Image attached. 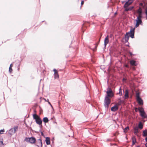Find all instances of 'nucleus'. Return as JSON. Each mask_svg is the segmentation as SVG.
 I'll return each instance as SVG.
<instances>
[{
	"label": "nucleus",
	"mask_w": 147,
	"mask_h": 147,
	"mask_svg": "<svg viewBox=\"0 0 147 147\" xmlns=\"http://www.w3.org/2000/svg\"><path fill=\"white\" fill-rule=\"evenodd\" d=\"M107 93V95L105 97L104 102L105 107L108 108L111 102V99L109 97H112L113 95L111 89L110 88H108Z\"/></svg>",
	"instance_id": "f257e3e1"
},
{
	"label": "nucleus",
	"mask_w": 147,
	"mask_h": 147,
	"mask_svg": "<svg viewBox=\"0 0 147 147\" xmlns=\"http://www.w3.org/2000/svg\"><path fill=\"white\" fill-rule=\"evenodd\" d=\"M136 13L137 14L136 15L137 18L136 20V23L135 27L137 28L142 22V20L143 14L142 8L141 7H139L138 9L136 11Z\"/></svg>",
	"instance_id": "f03ea898"
},
{
	"label": "nucleus",
	"mask_w": 147,
	"mask_h": 147,
	"mask_svg": "<svg viewBox=\"0 0 147 147\" xmlns=\"http://www.w3.org/2000/svg\"><path fill=\"white\" fill-rule=\"evenodd\" d=\"M134 28L131 29L129 32L126 33L125 35V40L127 41L129 39V37L130 36L132 38H134Z\"/></svg>",
	"instance_id": "7ed1b4c3"
},
{
	"label": "nucleus",
	"mask_w": 147,
	"mask_h": 147,
	"mask_svg": "<svg viewBox=\"0 0 147 147\" xmlns=\"http://www.w3.org/2000/svg\"><path fill=\"white\" fill-rule=\"evenodd\" d=\"M33 116V118L35 120L36 123L39 125L42 124V120L36 114H34Z\"/></svg>",
	"instance_id": "20e7f679"
},
{
	"label": "nucleus",
	"mask_w": 147,
	"mask_h": 147,
	"mask_svg": "<svg viewBox=\"0 0 147 147\" xmlns=\"http://www.w3.org/2000/svg\"><path fill=\"white\" fill-rule=\"evenodd\" d=\"M24 141L27 142H29L32 144H35L36 141V140L34 137L26 138Z\"/></svg>",
	"instance_id": "39448f33"
},
{
	"label": "nucleus",
	"mask_w": 147,
	"mask_h": 147,
	"mask_svg": "<svg viewBox=\"0 0 147 147\" xmlns=\"http://www.w3.org/2000/svg\"><path fill=\"white\" fill-rule=\"evenodd\" d=\"M139 111L140 113V115L143 118H146L147 115L144 111V109L141 107L139 109Z\"/></svg>",
	"instance_id": "423d86ee"
},
{
	"label": "nucleus",
	"mask_w": 147,
	"mask_h": 147,
	"mask_svg": "<svg viewBox=\"0 0 147 147\" xmlns=\"http://www.w3.org/2000/svg\"><path fill=\"white\" fill-rule=\"evenodd\" d=\"M134 0H128L126 2L124 5V8H128L127 7L130 5L134 1Z\"/></svg>",
	"instance_id": "0eeeda50"
},
{
	"label": "nucleus",
	"mask_w": 147,
	"mask_h": 147,
	"mask_svg": "<svg viewBox=\"0 0 147 147\" xmlns=\"http://www.w3.org/2000/svg\"><path fill=\"white\" fill-rule=\"evenodd\" d=\"M118 105L117 104L115 105L111 108V110L113 111H115L118 109Z\"/></svg>",
	"instance_id": "6e6552de"
},
{
	"label": "nucleus",
	"mask_w": 147,
	"mask_h": 147,
	"mask_svg": "<svg viewBox=\"0 0 147 147\" xmlns=\"http://www.w3.org/2000/svg\"><path fill=\"white\" fill-rule=\"evenodd\" d=\"M54 71V76L55 78H59V75L58 74V71L55 69H53Z\"/></svg>",
	"instance_id": "1a4fd4ad"
},
{
	"label": "nucleus",
	"mask_w": 147,
	"mask_h": 147,
	"mask_svg": "<svg viewBox=\"0 0 147 147\" xmlns=\"http://www.w3.org/2000/svg\"><path fill=\"white\" fill-rule=\"evenodd\" d=\"M109 42V36L107 35V37L105 38L104 40V45H105V46H106L107 44Z\"/></svg>",
	"instance_id": "9d476101"
},
{
	"label": "nucleus",
	"mask_w": 147,
	"mask_h": 147,
	"mask_svg": "<svg viewBox=\"0 0 147 147\" xmlns=\"http://www.w3.org/2000/svg\"><path fill=\"white\" fill-rule=\"evenodd\" d=\"M137 100L139 105H143V101L141 98L137 99Z\"/></svg>",
	"instance_id": "9b49d317"
},
{
	"label": "nucleus",
	"mask_w": 147,
	"mask_h": 147,
	"mask_svg": "<svg viewBox=\"0 0 147 147\" xmlns=\"http://www.w3.org/2000/svg\"><path fill=\"white\" fill-rule=\"evenodd\" d=\"M130 63L131 65L133 66H135L137 65L136 61L134 60H132L130 61Z\"/></svg>",
	"instance_id": "f8f14e48"
},
{
	"label": "nucleus",
	"mask_w": 147,
	"mask_h": 147,
	"mask_svg": "<svg viewBox=\"0 0 147 147\" xmlns=\"http://www.w3.org/2000/svg\"><path fill=\"white\" fill-rule=\"evenodd\" d=\"M128 97V92L127 90H126L125 92V94L123 98L125 99L127 98Z\"/></svg>",
	"instance_id": "ddd939ff"
},
{
	"label": "nucleus",
	"mask_w": 147,
	"mask_h": 147,
	"mask_svg": "<svg viewBox=\"0 0 147 147\" xmlns=\"http://www.w3.org/2000/svg\"><path fill=\"white\" fill-rule=\"evenodd\" d=\"M37 146H42V140L41 139H38V140L37 142Z\"/></svg>",
	"instance_id": "4468645a"
},
{
	"label": "nucleus",
	"mask_w": 147,
	"mask_h": 147,
	"mask_svg": "<svg viewBox=\"0 0 147 147\" xmlns=\"http://www.w3.org/2000/svg\"><path fill=\"white\" fill-rule=\"evenodd\" d=\"M132 145H134L136 142V139L135 136H133L132 138Z\"/></svg>",
	"instance_id": "2eb2a0df"
},
{
	"label": "nucleus",
	"mask_w": 147,
	"mask_h": 147,
	"mask_svg": "<svg viewBox=\"0 0 147 147\" xmlns=\"http://www.w3.org/2000/svg\"><path fill=\"white\" fill-rule=\"evenodd\" d=\"M118 100V103L117 104L118 105V106L124 103V101L123 100H121L120 98Z\"/></svg>",
	"instance_id": "dca6fc26"
},
{
	"label": "nucleus",
	"mask_w": 147,
	"mask_h": 147,
	"mask_svg": "<svg viewBox=\"0 0 147 147\" xmlns=\"http://www.w3.org/2000/svg\"><path fill=\"white\" fill-rule=\"evenodd\" d=\"M134 133L135 134H136L137 133H138V127H136L134 128Z\"/></svg>",
	"instance_id": "f3484780"
},
{
	"label": "nucleus",
	"mask_w": 147,
	"mask_h": 147,
	"mask_svg": "<svg viewBox=\"0 0 147 147\" xmlns=\"http://www.w3.org/2000/svg\"><path fill=\"white\" fill-rule=\"evenodd\" d=\"M9 133L10 135H11L12 134H14L15 132L14 131L13 129L12 128L9 131Z\"/></svg>",
	"instance_id": "a211bd4d"
},
{
	"label": "nucleus",
	"mask_w": 147,
	"mask_h": 147,
	"mask_svg": "<svg viewBox=\"0 0 147 147\" xmlns=\"http://www.w3.org/2000/svg\"><path fill=\"white\" fill-rule=\"evenodd\" d=\"M45 141L47 145H49L50 144V141L49 138H47Z\"/></svg>",
	"instance_id": "6ab92c4d"
},
{
	"label": "nucleus",
	"mask_w": 147,
	"mask_h": 147,
	"mask_svg": "<svg viewBox=\"0 0 147 147\" xmlns=\"http://www.w3.org/2000/svg\"><path fill=\"white\" fill-rule=\"evenodd\" d=\"M134 8L133 6L129 8H126L125 9V11H130L132 10Z\"/></svg>",
	"instance_id": "aec40b11"
},
{
	"label": "nucleus",
	"mask_w": 147,
	"mask_h": 147,
	"mask_svg": "<svg viewBox=\"0 0 147 147\" xmlns=\"http://www.w3.org/2000/svg\"><path fill=\"white\" fill-rule=\"evenodd\" d=\"M49 119L47 117H45L43 118V121L45 123H47L48 122Z\"/></svg>",
	"instance_id": "412c9836"
},
{
	"label": "nucleus",
	"mask_w": 147,
	"mask_h": 147,
	"mask_svg": "<svg viewBox=\"0 0 147 147\" xmlns=\"http://www.w3.org/2000/svg\"><path fill=\"white\" fill-rule=\"evenodd\" d=\"M143 136L145 137L147 136V130H145L143 131Z\"/></svg>",
	"instance_id": "4be33fe9"
},
{
	"label": "nucleus",
	"mask_w": 147,
	"mask_h": 147,
	"mask_svg": "<svg viewBox=\"0 0 147 147\" xmlns=\"http://www.w3.org/2000/svg\"><path fill=\"white\" fill-rule=\"evenodd\" d=\"M138 127L140 129H142L143 128V125L141 122H140L139 124Z\"/></svg>",
	"instance_id": "5701e85b"
},
{
	"label": "nucleus",
	"mask_w": 147,
	"mask_h": 147,
	"mask_svg": "<svg viewBox=\"0 0 147 147\" xmlns=\"http://www.w3.org/2000/svg\"><path fill=\"white\" fill-rule=\"evenodd\" d=\"M129 129V127L128 126L127 127L123 129L124 132L125 133L127 132Z\"/></svg>",
	"instance_id": "b1692460"
},
{
	"label": "nucleus",
	"mask_w": 147,
	"mask_h": 147,
	"mask_svg": "<svg viewBox=\"0 0 147 147\" xmlns=\"http://www.w3.org/2000/svg\"><path fill=\"white\" fill-rule=\"evenodd\" d=\"M136 99H137L140 98V93L139 92H137L136 93Z\"/></svg>",
	"instance_id": "393cba45"
},
{
	"label": "nucleus",
	"mask_w": 147,
	"mask_h": 147,
	"mask_svg": "<svg viewBox=\"0 0 147 147\" xmlns=\"http://www.w3.org/2000/svg\"><path fill=\"white\" fill-rule=\"evenodd\" d=\"M18 127L17 126H16L14 127L13 128H12L14 130V131H15V132L18 129Z\"/></svg>",
	"instance_id": "a878e982"
},
{
	"label": "nucleus",
	"mask_w": 147,
	"mask_h": 147,
	"mask_svg": "<svg viewBox=\"0 0 147 147\" xmlns=\"http://www.w3.org/2000/svg\"><path fill=\"white\" fill-rule=\"evenodd\" d=\"M4 144L3 143V140H0V145H4Z\"/></svg>",
	"instance_id": "bb28decb"
},
{
	"label": "nucleus",
	"mask_w": 147,
	"mask_h": 147,
	"mask_svg": "<svg viewBox=\"0 0 147 147\" xmlns=\"http://www.w3.org/2000/svg\"><path fill=\"white\" fill-rule=\"evenodd\" d=\"M141 108V107H139L138 108H135V111L136 112H137L138 111H139V109Z\"/></svg>",
	"instance_id": "cd10ccee"
},
{
	"label": "nucleus",
	"mask_w": 147,
	"mask_h": 147,
	"mask_svg": "<svg viewBox=\"0 0 147 147\" xmlns=\"http://www.w3.org/2000/svg\"><path fill=\"white\" fill-rule=\"evenodd\" d=\"M145 14H146V19H147V7L146 8V10H145Z\"/></svg>",
	"instance_id": "c85d7f7f"
},
{
	"label": "nucleus",
	"mask_w": 147,
	"mask_h": 147,
	"mask_svg": "<svg viewBox=\"0 0 147 147\" xmlns=\"http://www.w3.org/2000/svg\"><path fill=\"white\" fill-rule=\"evenodd\" d=\"M119 94L120 95V96H121L122 95L121 90L120 88V90H119Z\"/></svg>",
	"instance_id": "c756f323"
},
{
	"label": "nucleus",
	"mask_w": 147,
	"mask_h": 147,
	"mask_svg": "<svg viewBox=\"0 0 147 147\" xmlns=\"http://www.w3.org/2000/svg\"><path fill=\"white\" fill-rule=\"evenodd\" d=\"M4 129H1L0 130V134H2L3 133V132H4Z\"/></svg>",
	"instance_id": "7c9ffc66"
},
{
	"label": "nucleus",
	"mask_w": 147,
	"mask_h": 147,
	"mask_svg": "<svg viewBox=\"0 0 147 147\" xmlns=\"http://www.w3.org/2000/svg\"><path fill=\"white\" fill-rule=\"evenodd\" d=\"M9 71L10 73H11L12 72V67H9Z\"/></svg>",
	"instance_id": "2f4dec72"
},
{
	"label": "nucleus",
	"mask_w": 147,
	"mask_h": 147,
	"mask_svg": "<svg viewBox=\"0 0 147 147\" xmlns=\"http://www.w3.org/2000/svg\"><path fill=\"white\" fill-rule=\"evenodd\" d=\"M48 102V103L51 105V107L53 108V107L52 105H51V103L49 101Z\"/></svg>",
	"instance_id": "473e14b6"
},
{
	"label": "nucleus",
	"mask_w": 147,
	"mask_h": 147,
	"mask_svg": "<svg viewBox=\"0 0 147 147\" xmlns=\"http://www.w3.org/2000/svg\"><path fill=\"white\" fill-rule=\"evenodd\" d=\"M84 1H82L81 3V5H83L84 4Z\"/></svg>",
	"instance_id": "72a5a7b5"
},
{
	"label": "nucleus",
	"mask_w": 147,
	"mask_h": 147,
	"mask_svg": "<svg viewBox=\"0 0 147 147\" xmlns=\"http://www.w3.org/2000/svg\"><path fill=\"white\" fill-rule=\"evenodd\" d=\"M13 65L12 64H11L10 66L9 67H13Z\"/></svg>",
	"instance_id": "f704fd0d"
},
{
	"label": "nucleus",
	"mask_w": 147,
	"mask_h": 147,
	"mask_svg": "<svg viewBox=\"0 0 147 147\" xmlns=\"http://www.w3.org/2000/svg\"><path fill=\"white\" fill-rule=\"evenodd\" d=\"M44 99L46 101H47L48 102L49 101V99H47V100H46L45 99Z\"/></svg>",
	"instance_id": "c9c22d12"
},
{
	"label": "nucleus",
	"mask_w": 147,
	"mask_h": 147,
	"mask_svg": "<svg viewBox=\"0 0 147 147\" xmlns=\"http://www.w3.org/2000/svg\"><path fill=\"white\" fill-rule=\"evenodd\" d=\"M143 5V4L142 3H140V5Z\"/></svg>",
	"instance_id": "e433bc0d"
},
{
	"label": "nucleus",
	"mask_w": 147,
	"mask_h": 147,
	"mask_svg": "<svg viewBox=\"0 0 147 147\" xmlns=\"http://www.w3.org/2000/svg\"><path fill=\"white\" fill-rule=\"evenodd\" d=\"M145 140L146 141V142H147V137H146V138H145Z\"/></svg>",
	"instance_id": "4c0bfd02"
},
{
	"label": "nucleus",
	"mask_w": 147,
	"mask_h": 147,
	"mask_svg": "<svg viewBox=\"0 0 147 147\" xmlns=\"http://www.w3.org/2000/svg\"><path fill=\"white\" fill-rule=\"evenodd\" d=\"M145 146L146 147H147V143H146V144H145Z\"/></svg>",
	"instance_id": "58836bf2"
},
{
	"label": "nucleus",
	"mask_w": 147,
	"mask_h": 147,
	"mask_svg": "<svg viewBox=\"0 0 147 147\" xmlns=\"http://www.w3.org/2000/svg\"><path fill=\"white\" fill-rule=\"evenodd\" d=\"M100 38H99V41L98 43H97V45H98V43H99V42H100Z\"/></svg>",
	"instance_id": "ea45409f"
},
{
	"label": "nucleus",
	"mask_w": 147,
	"mask_h": 147,
	"mask_svg": "<svg viewBox=\"0 0 147 147\" xmlns=\"http://www.w3.org/2000/svg\"><path fill=\"white\" fill-rule=\"evenodd\" d=\"M125 67H128V65H125Z\"/></svg>",
	"instance_id": "a19ab883"
},
{
	"label": "nucleus",
	"mask_w": 147,
	"mask_h": 147,
	"mask_svg": "<svg viewBox=\"0 0 147 147\" xmlns=\"http://www.w3.org/2000/svg\"><path fill=\"white\" fill-rule=\"evenodd\" d=\"M125 80V78H123V81H124Z\"/></svg>",
	"instance_id": "79ce46f5"
},
{
	"label": "nucleus",
	"mask_w": 147,
	"mask_h": 147,
	"mask_svg": "<svg viewBox=\"0 0 147 147\" xmlns=\"http://www.w3.org/2000/svg\"><path fill=\"white\" fill-rule=\"evenodd\" d=\"M117 14V12H116L115 13V15H116V14Z\"/></svg>",
	"instance_id": "37998d69"
},
{
	"label": "nucleus",
	"mask_w": 147,
	"mask_h": 147,
	"mask_svg": "<svg viewBox=\"0 0 147 147\" xmlns=\"http://www.w3.org/2000/svg\"><path fill=\"white\" fill-rule=\"evenodd\" d=\"M130 53L131 55H132V53Z\"/></svg>",
	"instance_id": "c03bdc74"
},
{
	"label": "nucleus",
	"mask_w": 147,
	"mask_h": 147,
	"mask_svg": "<svg viewBox=\"0 0 147 147\" xmlns=\"http://www.w3.org/2000/svg\"><path fill=\"white\" fill-rule=\"evenodd\" d=\"M111 36H112V35H110V37H111Z\"/></svg>",
	"instance_id": "a18cd8bd"
},
{
	"label": "nucleus",
	"mask_w": 147,
	"mask_h": 147,
	"mask_svg": "<svg viewBox=\"0 0 147 147\" xmlns=\"http://www.w3.org/2000/svg\"><path fill=\"white\" fill-rule=\"evenodd\" d=\"M137 147H140V146H137Z\"/></svg>",
	"instance_id": "49530a36"
}]
</instances>
